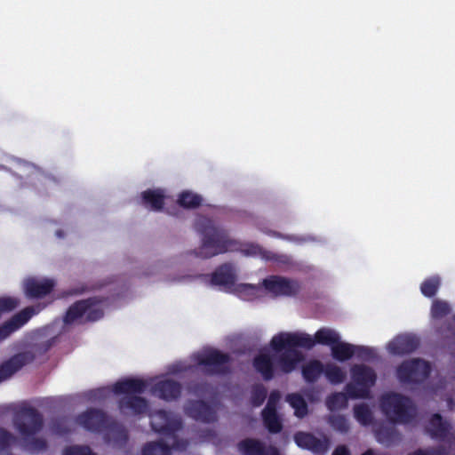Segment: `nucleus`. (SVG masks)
<instances>
[{
    "mask_svg": "<svg viewBox=\"0 0 455 455\" xmlns=\"http://www.w3.org/2000/svg\"><path fill=\"white\" fill-rule=\"evenodd\" d=\"M431 364L421 358L403 361L395 369V376L403 385H421L430 376Z\"/></svg>",
    "mask_w": 455,
    "mask_h": 455,
    "instance_id": "obj_7",
    "label": "nucleus"
},
{
    "mask_svg": "<svg viewBox=\"0 0 455 455\" xmlns=\"http://www.w3.org/2000/svg\"><path fill=\"white\" fill-rule=\"evenodd\" d=\"M56 235H57L58 237H60V238H63V237H64V235H65L64 231H62V230H57V231H56Z\"/></svg>",
    "mask_w": 455,
    "mask_h": 455,
    "instance_id": "obj_54",
    "label": "nucleus"
},
{
    "mask_svg": "<svg viewBox=\"0 0 455 455\" xmlns=\"http://www.w3.org/2000/svg\"><path fill=\"white\" fill-rule=\"evenodd\" d=\"M446 325H447V330L451 331V323H448Z\"/></svg>",
    "mask_w": 455,
    "mask_h": 455,
    "instance_id": "obj_56",
    "label": "nucleus"
},
{
    "mask_svg": "<svg viewBox=\"0 0 455 455\" xmlns=\"http://www.w3.org/2000/svg\"><path fill=\"white\" fill-rule=\"evenodd\" d=\"M15 428L20 434L24 441V447L30 452H39L45 451L48 447L47 442L44 438L33 437L39 433L44 427L43 415L34 407H23L15 415L13 419Z\"/></svg>",
    "mask_w": 455,
    "mask_h": 455,
    "instance_id": "obj_4",
    "label": "nucleus"
},
{
    "mask_svg": "<svg viewBox=\"0 0 455 455\" xmlns=\"http://www.w3.org/2000/svg\"><path fill=\"white\" fill-rule=\"evenodd\" d=\"M273 235L276 237H283V235L277 232H274Z\"/></svg>",
    "mask_w": 455,
    "mask_h": 455,
    "instance_id": "obj_55",
    "label": "nucleus"
},
{
    "mask_svg": "<svg viewBox=\"0 0 455 455\" xmlns=\"http://www.w3.org/2000/svg\"><path fill=\"white\" fill-rule=\"evenodd\" d=\"M35 358V354L30 351H24L12 355L0 365V382L10 378L23 366L32 363Z\"/></svg>",
    "mask_w": 455,
    "mask_h": 455,
    "instance_id": "obj_14",
    "label": "nucleus"
},
{
    "mask_svg": "<svg viewBox=\"0 0 455 455\" xmlns=\"http://www.w3.org/2000/svg\"><path fill=\"white\" fill-rule=\"evenodd\" d=\"M355 354L359 359L371 360L374 357V350L368 347L355 346Z\"/></svg>",
    "mask_w": 455,
    "mask_h": 455,
    "instance_id": "obj_45",
    "label": "nucleus"
},
{
    "mask_svg": "<svg viewBox=\"0 0 455 455\" xmlns=\"http://www.w3.org/2000/svg\"><path fill=\"white\" fill-rule=\"evenodd\" d=\"M231 356L218 349H208L196 355V361L210 376H226L231 372Z\"/></svg>",
    "mask_w": 455,
    "mask_h": 455,
    "instance_id": "obj_8",
    "label": "nucleus"
},
{
    "mask_svg": "<svg viewBox=\"0 0 455 455\" xmlns=\"http://www.w3.org/2000/svg\"><path fill=\"white\" fill-rule=\"evenodd\" d=\"M201 196L192 193L190 191H183L180 194L178 198V204L183 207L188 209H196L199 207L202 204Z\"/></svg>",
    "mask_w": 455,
    "mask_h": 455,
    "instance_id": "obj_34",
    "label": "nucleus"
},
{
    "mask_svg": "<svg viewBox=\"0 0 455 455\" xmlns=\"http://www.w3.org/2000/svg\"><path fill=\"white\" fill-rule=\"evenodd\" d=\"M296 444L302 448L312 451L316 455L325 454L331 444L328 436L323 435L322 438L316 437L315 435L307 432H298L294 435Z\"/></svg>",
    "mask_w": 455,
    "mask_h": 455,
    "instance_id": "obj_13",
    "label": "nucleus"
},
{
    "mask_svg": "<svg viewBox=\"0 0 455 455\" xmlns=\"http://www.w3.org/2000/svg\"><path fill=\"white\" fill-rule=\"evenodd\" d=\"M266 455H281L278 449L275 446H269L266 449Z\"/></svg>",
    "mask_w": 455,
    "mask_h": 455,
    "instance_id": "obj_53",
    "label": "nucleus"
},
{
    "mask_svg": "<svg viewBox=\"0 0 455 455\" xmlns=\"http://www.w3.org/2000/svg\"><path fill=\"white\" fill-rule=\"evenodd\" d=\"M355 419L363 426H370L373 422V413L366 403H359L354 406Z\"/></svg>",
    "mask_w": 455,
    "mask_h": 455,
    "instance_id": "obj_31",
    "label": "nucleus"
},
{
    "mask_svg": "<svg viewBox=\"0 0 455 455\" xmlns=\"http://www.w3.org/2000/svg\"><path fill=\"white\" fill-rule=\"evenodd\" d=\"M332 455H351V453L346 445L340 444L334 449Z\"/></svg>",
    "mask_w": 455,
    "mask_h": 455,
    "instance_id": "obj_50",
    "label": "nucleus"
},
{
    "mask_svg": "<svg viewBox=\"0 0 455 455\" xmlns=\"http://www.w3.org/2000/svg\"><path fill=\"white\" fill-rule=\"evenodd\" d=\"M379 443L386 446L392 445L400 440V433L394 426L381 425L375 430Z\"/></svg>",
    "mask_w": 455,
    "mask_h": 455,
    "instance_id": "obj_26",
    "label": "nucleus"
},
{
    "mask_svg": "<svg viewBox=\"0 0 455 455\" xmlns=\"http://www.w3.org/2000/svg\"><path fill=\"white\" fill-rule=\"evenodd\" d=\"M451 313L450 305L446 301L435 299L431 306V315L434 319H442Z\"/></svg>",
    "mask_w": 455,
    "mask_h": 455,
    "instance_id": "obj_40",
    "label": "nucleus"
},
{
    "mask_svg": "<svg viewBox=\"0 0 455 455\" xmlns=\"http://www.w3.org/2000/svg\"><path fill=\"white\" fill-rule=\"evenodd\" d=\"M262 284L265 290L274 296L294 297L301 290V284L298 280L275 275L265 278Z\"/></svg>",
    "mask_w": 455,
    "mask_h": 455,
    "instance_id": "obj_9",
    "label": "nucleus"
},
{
    "mask_svg": "<svg viewBox=\"0 0 455 455\" xmlns=\"http://www.w3.org/2000/svg\"><path fill=\"white\" fill-rule=\"evenodd\" d=\"M351 377L353 381L368 390L375 385L377 376L375 371L369 366L363 364H356L351 368Z\"/></svg>",
    "mask_w": 455,
    "mask_h": 455,
    "instance_id": "obj_20",
    "label": "nucleus"
},
{
    "mask_svg": "<svg viewBox=\"0 0 455 455\" xmlns=\"http://www.w3.org/2000/svg\"><path fill=\"white\" fill-rule=\"evenodd\" d=\"M104 301L102 298L91 297L85 299L77 300L67 310L63 321L65 324H71L84 317L83 323L96 322L104 315V311L100 304Z\"/></svg>",
    "mask_w": 455,
    "mask_h": 455,
    "instance_id": "obj_6",
    "label": "nucleus"
},
{
    "mask_svg": "<svg viewBox=\"0 0 455 455\" xmlns=\"http://www.w3.org/2000/svg\"><path fill=\"white\" fill-rule=\"evenodd\" d=\"M235 281V274L233 267L225 263L220 265L212 274L211 283L214 285H221L225 287H231L234 285Z\"/></svg>",
    "mask_w": 455,
    "mask_h": 455,
    "instance_id": "obj_24",
    "label": "nucleus"
},
{
    "mask_svg": "<svg viewBox=\"0 0 455 455\" xmlns=\"http://www.w3.org/2000/svg\"><path fill=\"white\" fill-rule=\"evenodd\" d=\"M326 406L330 411L344 409L347 406V396L343 392H335L326 398Z\"/></svg>",
    "mask_w": 455,
    "mask_h": 455,
    "instance_id": "obj_36",
    "label": "nucleus"
},
{
    "mask_svg": "<svg viewBox=\"0 0 455 455\" xmlns=\"http://www.w3.org/2000/svg\"><path fill=\"white\" fill-rule=\"evenodd\" d=\"M242 251L244 252L245 255H252V256L259 255L267 260H275V261L277 260L276 254H275L271 251H265L260 246H259L257 244H253V243L247 244L246 247L244 249H243Z\"/></svg>",
    "mask_w": 455,
    "mask_h": 455,
    "instance_id": "obj_39",
    "label": "nucleus"
},
{
    "mask_svg": "<svg viewBox=\"0 0 455 455\" xmlns=\"http://www.w3.org/2000/svg\"><path fill=\"white\" fill-rule=\"evenodd\" d=\"M238 449L243 455H266L267 447L259 440L245 438L239 442Z\"/></svg>",
    "mask_w": 455,
    "mask_h": 455,
    "instance_id": "obj_28",
    "label": "nucleus"
},
{
    "mask_svg": "<svg viewBox=\"0 0 455 455\" xmlns=\"http://www.w3.org/2000/svg\"><path fill=\"white\" fill-rule=\"evenodd\" d=\"M15 441L16 438L12 434L0 427V451L8 450Z\"/></svg>",
    "mask_w": 455,
    "mask_h": 455,
    "instance_id": "obj_44",
    "label": "nucleus"
},
{
    "mask_svg": "<svg viewBox=\"0 0 455 455\" xmlns=\"http://www.w3.org/2000/svg\"><path fill=\"white\" fill-rule=\"evenodd\" d=\"M118 408L122 413L131 412L133 415H140L146 412L148 402L138 395H126L119 399Z\"/></svg>",
    "mask_w": 455,
    "mask_h": 455,
    "instance_id": "obj_21",
    "label": "nucleus"
},
{
    "mask_svg": "<svg viewBox=\"0 0 455 455\" xmlns=\"http://www.w3.org/2000/svg\"><path fill=\"white\" fill-rule=\"evenodd\" d=\"M339 339L340 337L334 330L323 327L315 333L314 338L303 332H280L272 338L270 346L278 354L275 361L280 371L283 373H291L304 359L298 347L309 350L315 344H320L331 348Z\"/></svg>",
    "mask_w": 455,
    "mask_h": 455,
    "instance_id": "obj_1",
    "label": "nucleus"
},
{
    "mask_svg": "<svg viewBox=\"0 0 455 455\" xmlns=\"http://www.w3.org/2000/svg\"><path fill=\"white\" fill-rule=\"evenodd\" d=\"M39 312V307L28 306L13 315L0 325V341L7 339L12 333L25 325L33 315Z\"/></svg>",
    "mask_w": 455,
    "mask_h": 455,
    "instance_id": "obj_11",
    "label": "nucleus"
},
{
    "mask_svg": "<svg viewBox=\"0 0 455 455\" xmlns=\"http://www.w3.org/2000/svg\"><path fill=\"white\" fill-rule=\"evenodd\" d=\"M148 387V383L137 378H125L113 385V392L116 395H132V394H142Z\"/></svg>",
    "mask_w": 455,
    "mask_h": 455,
    "instance_id": "obj_19",
    "label": "nucleus"
},
{
    "mask_svg": "<svg viewBox=\"0 0 455 455\" xmlns=\"http://www.w3.org/2000/svg\"><path fill=\"white\" fill-rule=\"evenodd\" d=\"M329 423L333 429L342 434L347 433L350 428L347 418L340 414L331 415L329 418Z\"/></svg>",
    "mask_w": 455,
    "mask_h": 455,
    "instance_id": "obj_41",
    "label": "nucleus"
},
{
    "mask_svg": "<svg viewBox=\"0 0 455 455\" xmlns=\"http://www.w3.org/2000/svg\"><path fill=\"white\" fill-rule=\"evenodd\" d=\"M196 229L201 235L200 247L191 251L196 257L211 259L239 249L238 243L230 238L228 232L216 226L211 219L199 218L196 222Z\"/></svg>",
    "mask_w": 455,
    "mask_h": 455,
    "instance_id": "obj_3",
    "label": "nucleus"
},
{
    "mask_svg": "<svg viewBox=\"0 0 455 455\" xmlns=\"http://www.w3.org/2000/svg\"><path fill=\"white\" fill-rule=\"evenodd\" d=\"M54 286L55 282L52 279L38 280L30 277L25 280L23 291L28 299H43L53 291Z\"/></svg>",
    "mask_w": 455,
    "mask_h": 455,
    "instance_id": "obj_15",
    "label": "nucleus"
},
{
    "mask_svg": "<svg viewBox=\"0 0 455 455\" xmlns=\"http://www.w3.org/2000/svg\"><path fill=\"white\" fill-rule=\"evenodd\" d=\"M105 432L104 438L107 443H113V444L117 447H123L128 442L129 435L127 429L114 419L111 420Z\"/></svg>",
    "mask_w": 455,
    "mask_h": 455,
    "instance_id": "obj_22",
    "label": "nucleus"
},
{
    "mask_svg": "<svg viewBox=\"0 0 455 455\" xmlns=\"http://www.w3.org/2000/svg\"><path fill=\"white\" fill-rule=\"evenodd\" d=\"M331 350V355L335 360L344 362L354 356L355 354V346L339 339V341L332 346Z\"/></svg>",
    "mask_w": 455,
    "mask_h": 455,
    "instance_id": "obj_27",
    "label": "nucleus"
},
{
    "mask_svg": "<svg viewBox=\"0 0 455 455\" xmlns=\"http://www.w3.org/2000/svg\"><path fill=\"white\" fill-rule=\"evenodd\" d=\"M409 455H449V451L445 446L438 445L427 449H418Z\"/></svg>",
    "mask_w": 455,
    "mask_h": 455,
    "instance_id": "obj_42",
    "label": "nucleus"
},
{
    "mask_svg": "<svg viewBox=\"0 0 455 455\" xmlns=\"http://www.w3.org/2000/svg\"><path fill=\"white\" fill-rule=\"evenodd\" d=\"M281 399V394L278 390L271 391L267 405L265 408H268V411H276V404Z\"/></svg>",
    "mask_w": 455,
    "mask_h": 455,
    "instance_id": "obj_46",
    "label": "nucleus"
},
{
    "mask_svg": "<svg viewBox=\"0 0 455 455\" xmlns=\"http://www.w3.org/2000/svg\"><path fill=\"white\" fill-rule=\"evenodd\" d=\"M142 204L152 211L159 212L164 205V195L159 189H148L141 193Z\"/></svg>",
    "mask_w": 455,
    "mask_h": 455,
    "instance_id": "obj_25",
    "label": "nucleus"
},
{
    "mask_svg": "<svg viewBox=\"0 0 455 455\" xmlns=\"http://www.w3.org/2000/svg\"><path fill=\"white\" fill-rule=\"evenodd\" d=\"M323 373L331 384H340L346 379V373L337 365L328 363L324 366Z\"/></svg>",
    "mask_w": 455,
    "mask_h": 455,
    "instance_id": "obj_35",
    "label": "nucleus"
},
{
    "mask_svg": "<svg viewBox=\"0 0 455 455\" xmlns=\"http://www.w3.org/2000/svg\"><path fill=\"white\" fill-rule=\"evenodd\" d=\"M252 365L264 380H271L275 377L274 359L268 354L260 353L252 361Z\"/></svg>",
    "mask_w": 455,
    "mask_h": 455,
    "instance_id": "obj_23",
    "label": "nucleus"
},
{
    "mask_svg": "<svg viewBox=\"0 0 455 455\" xmlns=\"http://www.w3.org/2000/svg\"><path fill=\"white\" fill-rule=\"evenodd\" d=\"M324 366L318 360H311L302 367V376L307 383H315L323 373Z\"/></svg>",
    "mask_w": 455,
    "mask_h": 455,
    "instance_id": "obj_30",
    "label": "nucleus"
},
{
    "mask_svg": "<svg viewBox=\"0 0 455 455\" xmlns=\"http://www.w3.org/2000/svg\"><path fill=\"white\" fill-rule=\"evenodd\" d=\"M382 413L393 424L408 425L413 422L417 416V409L408 396L399 393H387L379 399Z\"/></svg>",
    "mask_w": 455,
    "mask_h": 455,
    "instance_id": "obj_5",
    "label": "nucleus"
},
{
    "mask_svg": "<svg viewBox=\"0 0 455 455\" xmlns=\"http://www.w3.org/2000/svg\"><path fill=\"white\" fill-rule=\"evenodd\" d=\"M154 395L166 402L178 400L182 393V386L180 382L165 379L156 382L151 389Z\"/></svg>",
    "mask_w": 455,
    "mask_h": 455,
    "instance_id": "obj_16",
    "label": "nucleus"
},
{
    "mask_svg": "<svg viewBox=\"0 0 455 455\" xmlns=\"http://www.w3.org/2000/svg\"><path fill=\"white\" fill-rule=\"evenodd\" d=\"M267 391L262 384L254 385L251 392V403L253 407H259L267 398Z\"/></svg>",
    "mask_w": 455,
    "mask_h": 455,
    "instance_id": "obj_38",
    "label": "nucleus"
},
{
    "mask_svg": "<svg viewBox=\"0 0 455 455\" xmlns=\"http://www.w3.org/2000/svg\"><path fill=\"white\" fill-rule=\"evenodd\" d=\"M207 383H197L192 387V390L196 395H201L204 392Z\"/></svg>",
    "mask_w": 455,
    "mask_h": 455,
    "instance_id": "obj_51",
    "label": "nucleus"
},
{
    "mask_svg": "<svg viewBox=\"0 0 455 455\" xmlns=\"http://www.w3.org/2000/svg\"><path fill=\"white\" fill-rule=\"evenodd\" d=\"M54 430L60 435H65L68 433V429L65 427H61L59 423L53 424Z\"/></svg>",
    "mask_w": 455,
    "mask_h": 455,
    "instance_id": "obj_52",
    "label": "nucleus"
},
{
    "mask_svg": "<svg viewBox=\"0 0 455 455\" xmlns=\"http://www.w3.org/2000/svg\"><path fill=\"white\" fill-rule=\"evenodd\" d=\"M286 400L294 409L297 417L303 418L307 414V404L301 395L297 393L289 394Z\"/></svg>",
    "mask_w": 455,
    "mask_h": 455,
    "instance_id": "obj_32",
    "label": "nucleus"
},
{
    "mask_svg": "<svg viewBox=\"0 0 455 455\" xmlns=\"http://www.w3.org/2000/svg\"><path fill=\"white\" fill-rule=\"evenodd\" d=\"M151 427L159 435L171 439L172 443L171 446L162 440L147 443L142 448V455H171L172 449L185 450L188 446V442L179 439L177 435L183 427V422L172 412L165 410L156 411L152 415Z\"/></svg>",
    "mask_w": 455,
    "mask_h": 455,
    "instance_id": "obj_2",
    "label": "nucleus"
},
{
    "mask_svg": "<svg viewBox=\"0 0 455 455\" xmlns=\"http://www.w3.org/2000/svg\"><path fill=\"white\" fill-rule=\"evenodd\" d=\"M92 288L89 287L88 285L82 284L78 287L71 288L69 290L63 291V296L68 297V296L80 295L86 291H89Z\"/></svg>",
    "mask_w": 455,
    "mask_h": 455,
    "instance_id": "obj_47",
    "label": "nucleus"
},
{
    "mask_svg": "<svg viewBox=\"0 0 455 455\" xmlns=\"http://www.w3.org/2000/svg\"><path fill=\"white\" fill-rule=\"evenodd\" d=\"M63 455H96L87 445H71L66 447Z\"/></svg>",
    "mask_w": 455,
    "mask_h": 455,
    "instance_id": "obj_43",
    "label": "nucleus"
},
{
    "mask_svg": "<svg viewBox=\"0 0 455 455\" xmlns=\"http://www.w3.org/2000/svg\"><path fill=\"white\" fill-rule=\"evenodd\" d=\"M419 347V339L412 334H402L393 339L387 346L392 355H404L413 353Z\"/></svg>",
    "mask_w": 455,
    "mask_h": 455,
    "instance_id": "obj_17",
    "label": "nucleus"
},
{
    "mask_svg": "<svg viewBox=\"0 0 455 455\" xmlns=\"http://www.w3.org/2000/svg\"><path fill=\"white\" fill-rule=\"evenodd\" d=\"M54 342H55V339L52 338V339H47L40 344H37L36 346V351L39 354H44L48 350L51 349V347L53 346Z\"/></svg>",
    "mask_w": 455,
    "mask_h": 455,
    "instance_id": "obj_48",
    "label": "nucleus"
},
{
    "mask_svg": "<svg viewBox=\"0 0 455 455\" xmlns=\"http://www.w3.org/2000/svg\"><path fill=\"white\" fill-rule=\"evenodd\" d=\"M426 431L432 439L445 441L452 435L450 422L440 413H434L428 419Z\"/></svg>",
    "mask_w": 455,
    "mask_h": 455,
    "instance_id": "obj_18",
    "label": "nucleus"
},
{
    "mask_svg": "<svg viewBox=\"0 0 455 455\" xmlns=\"http://www.w3.org/2000/svg\"><path fill=\"white\" fill-rule=\"evenodd\" d=\"M258 291H259V289L256 286L251 285V284H242L239 287V291L241 293L249 294L251 296H255L256 293L258 292Z\"/></svg>",
    "mask_w": 455,
    "mask_h": 455,
    "instance_id": "obj_49",
    "label": "nucleus"
},
{
    "mask_svg": "<svg viewBox=\"0 0 455 455\" xmlns=\"http://www.w3.org/2000/svg\"><path fill=\"white\" fill-rule=\"evenodd\" d=\"M9 455H13V454H9Z\"/></svg>",
    "mask_w": 455,
    "mask_h": 455,
    "instance_id": "obj_58",
    "label": "nucleus"
},
{
    "mask_svg": "<svg viewBox=\"0 0 455 455\" xmlns=\"http://www.w3.org/2000/svg\"><path fill=\"white\" fill-rule=\"evenodd\" d=\"M441 286V278L438 275H433L426 278L420 284V291L427 298L435 296Z\"/></svg>",
    "mask_w": 455,
    "mask_h": 455,
    "instance_id": "obj_33",
    "label": "nucleus"
},
{
    "mask_svg": "<svg viewBox=\"0 0 455 455\" xmlns=\"http://www.w3.org/2000/svg\"><path fill=\"white\" fill-rule=\"evenodd\" d=\"M345 391L347 399H365L368 398L370 395V390L362 386L356 385L355 382L347 383L345 387Z\"/></svg>",
    "mask_w": 455,
    "mask_h": 455,
    "instance_id": "obj_37",
    "label": "nucleus"
},
{
    "mask_svg": "<svg viewBox=\"0 0 455 455\" xmlns=\"http://www.w3.org/2000/svg\"><path fill=\"white\" fill-rule=\"evenodd\" d=\"M4 165H0V169H4Z\"/></svg>",
    "mask_w": 455,
    "mask_h": 455,
    "instance_id": "obj_57",
    "label": "nucleus"
},
{
    "mask_svg": "<svg viewBox=\"0 0 455 455\" xmlns=\"http://www.w3.org/2000/svg\"><path fill=\"white\" fill-rule=\"evenodd\" d=\"M187 416L203 423H213L217 420L215 408L203 400H189L184 406Z\"/></svg>",
    "mask_w": 455,
    "mask_h": 455,
    "instance_id": "obj_12",
    "label": "nucleus"
},
{
    "mask_svg": "<svg viewBox=\"0 0 455 455\" xmlns=\"http://www.w3.org/2000/svg\"><path fill=\"white\" fill-rule=\"evenodd\" d=\"M112 419L102 410L91 408L76 417V423L88 431L105 432Z\"/></svg>",
    "mask_w": 455,
    "mask_h": 455,
    "instance_id": "obj_10",
    "label": "nucleus"
},
{
    "mask_svg": "<svg viewBox=\"0 0 455 455\" xmlns=\"http://www.w3.org/2000/svg\"><path fill=\"white\" fill-rule=\"evenodd\" d=\"M261 416L264 426L269 433L277 434L282 431L283 423L276 411H268V408H264Z\"/></svg>",
    "mask_w": 455,
    "mask_h": 455,
    "instance_id": "obj_29",
    "label": "nucleus"
}]
</instances>
